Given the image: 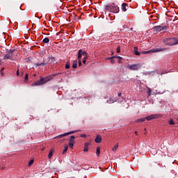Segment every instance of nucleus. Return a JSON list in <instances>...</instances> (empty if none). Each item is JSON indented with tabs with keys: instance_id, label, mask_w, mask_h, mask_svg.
I'll use <instances>...</instances> for the list:
<instances>
[{
	"instance_id": "nucleus-29",
	"label": "nucleus",
	"mask_w": 178,
	"mask_h": 178,
	"mask_svg": "<svg viewBox=\"0 0 178 178\" xmlns=\"http://www.w3.org/2000/svg\"><path fill=\"white\" fill-rule=\"evenodd\" d=\"M33 163H34V160H31L28 164V166H31V165H33Z\"/></svg>"
},
{
	"instance_id": "nucleus-37",
	"label": "nucleus",
	"mask_w": 178,
	"mask_h": 178,
	"mask_svg": "<svg viewBox=\"0 0 178 178\" xmlns=\"http://www.w3.org/2000/svg\"><path fill=\"white\" fill-rule=\"evenodd\" d=\"M78 63H79V66H81L82 65L81 60H79Z\"/></svg>"
},
{
	"instance_id": "nucleus-43",
	"label": "nucleus",
	"mask_w": 178,
	"mask_h": 178,
	"mask_svg": "<svg viewBox=\"0 0 178 178\" xmlns=\"http://www.w3.org/2000/svg\"><path fill=\"white\" fill-rule=\"evenodd\" d=\"M2 170H5V168L2 167L1 168Z\"/></svg>"
},
{
	"instance_id": "nucleus-2",
	"label": "nucleus",
	"mask_w": 178,
	"mask_h": 178,
	"mask_svg": "<svg viewBox=\"0 0 178 178\" xmlns=\"http://www.w3.org/2000/svg\"><path fill=\"white\" fill-rule=\"evenodd\" d=\"M47 62H46L45 60L43 61V63H35V65L36 66H45L47 65H48V63H49V62L51 63H56V60L55 59V57H54L53 56H51L50 57H49Z\"/></svg>"
},
{
	"instance_id": "nucleus-48",
	"label": "nucleus",
	"mask_w": 178,
	"mask_h": 178,
	"mask_svg": "<svg viewBox=\"0 0 178 178\" xmlns=\"http://www.w3.org/2000/svg\"><path fill=\"white\" fill-rule=\"evenodd\" d=\"M2 70H3V68L1 70V72H2Z\"/></svg>"
},
{
	"instance_id": "nucleus-27",
	"label": "nucleus",
	"mask_w": 178,
	"mask_h": 178,
	"mask_svg": "<svg viewBox=\"0 0 178 178\" xmlns=\"http://www.w3.org/2000/svg\"><path fill=\"white\" fill-rule=\"evenodd\" d=\"M174 45H178V38H174Z\"/></svg>"
},
{
	"instance_id": "nucleus-7",
	"label": "nucleus",
	"mask_w": 178,
	"mask_h": 178,
	"mask_svg": "<svg viewBox=\"0 0 178 178\" xmlns=\"http://www.w3.org/2000/svg\"><path fill=\"white\" fill-rule=\"evenodd\" d=\"M127 69L129 70H138V69H141V65L140 64H134V65H127Z\"/></svg>"
},
{
	"instance_id": "nucleus-38",
	"label": "nucleus",
	"mask_w": 178,
	"mask_h": 178,
	"mask_svg": "<svg viewBox=\"0 0 178 178\" xmlns=\"http://www.w3.org/2000/svg\"><path fill=\"white\" fill-rule=\"evenodd\" d=\"M117 58L119 59V60H122V57H120V56H117Z\"/></svg>"
},
{
	"instance_id": "nucleus-17",
	"label": "nucleus",
	"mask_w": 178,
	"mask_h": 178,
	"mask_svg": "<svg viewBox=\"0 0 178 178\" xmlns=\"http://www.w3.org/2000/svg\"><path fill=\"white\" fill-rule=\"evenodd\" d=\"M67 149H69V146L65 145L64 147V150L62 152L63 155H65V152H67Z\"/></svg>"
},
{
	"instance_id": "nucleus-19",
	"label": "nucleus",
	"mask_w": 178,
	"mask_h": 178,
	"mask_svg": "<svg viewBox=\"0 0 178 178\" xmlns=\"http://www.w3.org/2000/svg\"><path fill=\"white\" fill-rule=\"evenodd\" d=\"M79 54H81V55L83 56L84 55H87V53L84 51H83L82 49H79L78 51Z\"/></svg>"
},
{
	"instance_id": "nucleus-36",
	"label": "nucleus",
	"mask_w": 178,
	"mask_h": 178,
	"mask_svg": "<svg viewBox=\"0 0 178 178\" xmlns=\"http://www.w3.org/2000/svg\"><path fill=\"white\" fill-rule=\"evenodd\" d=\"M74 143H69L70 148H73Z\"/></svg>"
},
{
	"instance_id": "nucleus-4",
	"label": "nucleus",
	"mask_w": 178,
	"mask_h": 178,
	"mask_svg": "<svg viewBox=\"0 0 178 178\" xmlns=\"http://www.w3.org/2000/svg\"><path fill=\"white\" fill-rule=\"evenodd\" d=\"M166 48H155L152 49L149 51H143L142 54H154L155 52H162L163 51H166Z\"/></svg>"
},
{
	"instance_id": "nucleus-23",
	"label": "nucleus",
	"mask_w": 178,
	"mask_h": 178,
	"mask_svg": "<svg viewBox=\"0 0 178 178\" xmlns=\"http://www.w3.org/2000/svg\"><path fill=\"white\" fill-rule=\"evenodd\" d=\"M118 148H119V143H117V144L112 148V151L115 152V151H116V149H118Z\"/></svg>"
},
{
	"instance_id": "nucleus-39",
	"label": "nucleus",
	"mask_w": 178,
	"mask_h": 178,
	"mask_svg": "<svg viewBox=\"0 0 178 178\" xmlns=\"http://www.w3.org/2000/svg\"><path fill=\"white\" fill-rule=\"evenodd\" d=\"M19 70H17V76H19Z\"/></svg>"
},
{
	"instance_id": "nucleus-33",
	"label": "nucleus",
	"mask_w": 178,
	"mask_h": 178,
	"mask_svg": "<svg viewBox=\"0 0 178 178\" xmlns=\"http://www.w3.org/2000/svg\"><path fill=\"white\" fill-rule=\"evenodd\" d=\"M148 95H151V92H152V90H151V88H148Z\"/></svg>"
},
{
	"instance_id": "nucleus-41",
	"label": "nucleus",
	"mask_w": 178,
	"mask_h": 178,
	"mask_svg": "<svg viewBox=\"0 0 178 178\" xmlns=\"http://www.w3.org/2000/svg\"><path fill=\"white\" fill-rule=\"evenodd\" d=\"M118 97H122V93H118Z\"/></svg>"
},
{
	"instance_id": "nucleus-8",
	"label": "nucleus",
	"mask_w": 178,
	"mask_h": 178,
	"mask_svg": "<svg viewBox=\"0 0 178 178\" xmlns=\"http://www.w3.org/2000/svg\"><path fill=\"white\" fill-rule=\"evenodd\" d=\"M168 29L167 26H154V31H156L157 33H160V31H163V30H166Z\"/></svg>"
},
{
	"instance_id": "nucleus-9",
	"label": "nucleus",
	"mask_w": 178,
	"mask_h": 178,
	"mask_svg": "<svg viewBox=\"0 0 178 178\" xmlns=\"http://www.w3.org/2000/svg\"><path fill=\"white\" fill-rule=\"evenodd\" d=\"M145 120H152L153 119H158V115L156 114H152L150 115L147 116L146 118H145Z\"/></svg>"
},
{
	"instance_id": "nucleus-22",
	"label": "nucleus",
	"mask_w": 178,
	"mask_h": 178,
	"mask_svg": "<svg viewBox=\"0 0 178 178\" xmlns=\"http://www.w3.org/2000/svg\"><path fill=\"white\" fill-rule=\"evenodd\" d=\"M66 136H67V134L65 133V134L58 135V136H57V138H63V137H66Z\"/></svg>"
},
{
	"instance_id": "nucleus-26",
	"label": "nucleus",
	"mask_w": 178,
	"mask_h": 178,
	"mask_svg": "<svg viewBox=\"0 0 178 178\" xmlns=\"http://www.w3.org/2000/svg\"><path fill=\"white\" fill-rule=\"evenodd\" d=\"M104 9L105 13H106V10H109L111 12V6H106Z\"/></svg>"
},
{
	"instance_id": "nucleus-10",
	"label": "nucleus",
	"mask_w": 178,
	"mask_h": 178,
	"mask_svg": "<svg viewBox=\"0 0 178 178\" xmlns=\"http://www.w3.org/2000/svg\"><path fill=\"white\" fill-rule=\"evenodd\" d=\"M127 9H129V4L126 3H123L122 4V12H127Z\"/></svg>"
},
{
	"instance_id": "nucleus-16",
	"label": "nucleus",
	"mask_w": 178,
	"mask_h": 178,
	"mask_svg": "<svg viewBox=\"0 0 178 178\" xmlns=\"http://www.w3.org/2000/svg\"><path fill=\"white\" fill-rule=\"evenodd\" d=\"M78 131H81V130H74V131L67 132L66 134H67V136H69L70 134H74V133H78Z\"/></svg>"
},
{
	"instance_id": "nucleus-47",
	"label": "nucleus",
	"mask_w": 178,
	"mask_h": 178,
	"mask_svg": "<svg viewBox=\"0 0 178 178\" xmlns=\"http://www.w3.org/2000/svg\"><path fill=\"white\" fill-rule=\"evenodd\" d=\"M115 56V58H118V56Z\"/></svg>"
},
{
	"instance_id": "nucleus-46",
	"label": "nucleus",
	"mask_w": 178,
	"mask_h": 178,
	"mask_svg": "<svg viewBox=\"0 0 178 178\" xmlns=\"http://www.w3.org/2000/svg\"><path fill=\"white\" fill-rule=\"evenodd\" d=\"M135 134H136V136H137V131H135Z\"/></svg>"
},
{
	"instance_id": "nucleus-44",
	"label": "nucleus",
	"mask_w": 178,
	"mask_h": 178,
	"mask_svg": "<svg viewBox=\"0 0 178 178\" xmlns=\"http://www.w3.org/2000/svg\"><path fill=\"white\" fill-rule=\"evenodd\" d=\"M83 59H85V60H86V59H87V56H86V57H84Z\"/></svg>"
},
{
	"instance_id": "nucleus-25",
	"label": "nucleus",
	"mask_w": 178,
	"mask_h": 178,
	"mask_svg": "<svg viewBox=\"0 0 178 178\" xmlns=\"http://www.w3.org/2000/svg\"><path fill=\"white\" fill-rule=\"evenodd\" d=\"M42 41H43V42H44V44H48V42H49V38H45L43 39Z\"/></svg>"
},
{
	"instance_id": "nucleus-13",
	"label": "nucleus",
	"mask_w": 178,
	"mask_h": 178,
	"mask_svg": "<svg viewBox=\"0 0 178 178\" xmlns=\"http://www.w3.org/2000/svg\"><path fill=\"white\" fill-rule=\"evenodd\" d=\"M134 52L135 55H136L137 56H140V55H141V54L139 52L138 48L137 47H134Z\"/></svg>"
},
{
	"instance_id": "nucleus-20",
	"label": "nucleus",
	"mask_w": 178,
	"mask_h": 178,
	"mask_svg": "<svg viewBox=\"0 0 178 178\" xmlns=\"http://www.w3.org/2000/svg\"><path fill=\"white\" fill-rule=\"evenodd\" d=\"M99 154H101V149L99 148V147H97V151H96V155H97V156H99Z\"/></svg>"
},
{
	"instance_id": "nucleus-34",
	"label": "nucleus",
	"mask_w": 178,
	"mask_h": 178,
	"mask_svg": "<svg viewBox=\"0 0 178 178\" xmlns=\"http://www.w3.org/2000/svg\"><path fill=\"white\" fill-rule=\"evenodd\" d=\"M80 137H82L83 138H86L87 135L81 134H80Z\"/></svg>"
},
{
	"instance_id": "nucleus-35",
	"label": "nucleus",
	"mask_w": 178,
	"mask_h": 178,
	"mask_svg": "<svg viewBox=\"0 0 178 178\" xmlns=\"http://www.w3.org/2000/svg\"><path fill=\"white\" fill-rule=\"evenodd\" d=\"M169 124H175V121H173V120H170L169 121Z\"/></svg>"
},
{
	"instance_id": "nucleus-12",
	"label": "nucleus",
	"mask_w": 178,
	"mask_h": 178,
	"mask_svg": "<svg viewBox=\"0 0 178 178\" xmlns=\"http://www.w3.org/2000/svg\"><path fill=\"white\" fill-rule=\"evenodd\" d=\"M90 144L91 143H88V142L85 143L84 149H83L84 152H88V147H90Z\"/></svg>"
},
{
	"instance_id": "nucleus-21",
	"label": "nucleus",
	"mask_w": 178,
	"mask_h": 178,
	"mask_svg": "<svg viewBox=\"0 0 178 178\" xmlns=\"http://www.w3.org/2000/svg\"><path fill=\"white\" fill-rule=\"evenodd\" d=\"M52 155H54V150H50L49 155H48V158L49 159H51V158H52Z\"/></svg>"
},
{
	"instance_id": "nucleus-3",
	"label": "nucleus",
	"mask_w": 178,
	"mask_h": 178,
	"mask_svg": "<svg viewBox=\"0 0 178 178\" xmlns=\"http://www.w3.org/2000/svg\"><path fill=\"white\" fill-rule=\"evenodd\" d=\"M110 12L111 13H119V12H120V9L116 3H113L110 5Z\"/></svg>"
},
{
	"instance_id": "nucleus-32",
	"label": "nucleus",
	"mask_w": 178,
	"mask_h": 178,
	"mask_svg": "<svg viewBox=\"0 0 178 178\" xmlns=\"http://www.w3.org/2000/svg\"><path fill=\"white\" fill-rule=\"evenodd\" d=\"M120 53V46H118L117 47V54Z\"/></svg>"
},
{
	"instance_id": "nucleus-45",
	"label": "nucleus",
	"mask_w": 178,
	"mask_h": 178,
	"mask_svg": "<svg viewBox=\"0 0 178 178\" xmlns=\"http://www.w3.org/2000/svg\"><path fill=\"white\" fill-rule=\"evenodd\" d=\"M58 74H54V75H52V76H58Z\"/></svg>"
},
{
	"instance_id": "nucleus-49",
	"label": "nucleus",
	"mask_w": 178,
	"mask_h": 178,
	"mask_svg": "<svg viewBox=\"0 0 178 178\" xmlns=\"http://www.w3.org/2000/svg\"><path fill=\"white\" fill-rule=\"evenodd\" d=\"M78 19H81V18L80 17H79Z\"/></svg>"
},
{
	"instance_id": "nucleus-31",
	"label": "nucleus",
	"mask_w": 178,
	"mask_h": 178,
	"mask_svg": "<svg viewBox=\"0 0 178 178\" xmlns=\"http://www.w3.org/2000/svg\"><path fill=\"white\" fill-rule=\"evenodd\" d=\"M82 56H83L81 55V53L78 52V59H79V60L81 59V57H82Z\"/></svg>"
},
{
	"instance_id": "nucleus-15",
	"label": "nucleus",
	"mask_w": 178,
	"mask_h": 178,
	"mask_svg": "<svg viewBox=\"0 0 178 178\" xmlns=\"http://www.w3.org/2000/svg\"><path fill=\"white\" fill-rule=\"evenodd\" d=\"M141 122H145V118H140L135 121L136 123H140Z\"/></svg>"
},
{
	"instance_id": "nucleus-50",
	"label": "nucleus",
	"mask_w": 178,
	"mask_h": 178,
	"mask_svg": "<svg viewBox=\"0 0 178 178\" xmlns=\"http://www.w3.org/2000/svg\"><path fill=\"white\" fill-rule=\"evenodd\" d=\"M21 74L23 75V72H21Z\"/></svg>"
},
{
	"instance_id": "nucleus-5",
	"label": "nucleus",
	"mask_w": 178,
	"mask_h": 178,
	"mask_svg": "<svg viewBox=\"0 0 178 178\" xmlns=\"http://www.w3.org/2000/svg\"><path fill=\"white\" fill-rule=\"evenodd\" d=\"M163 42L165 45H169V47H172L175 45V38H168L164 39L163 40Z\"/></svg>"
},
{
	"instance_id": "nucleus-11",
	"label": "nucleus",
	"mask_w": 178,
	"mask_h": 178,
	"mask_svg": "<svg viewBox=\"0 0 178 178\" xmlns=\"http://www.w3.org/2000/svg\"><path fill=\"white\" fill-rule=\"evenodd\" d=\"M95 143L97 144H99L102 141V137L100 135H97L95 139Z\"/></svg>"
},
{
	"instance_id": "nucleus-18",
	"label": "nucleus",
	"mask_w": 178,
	"mask_h": 178,
	"mask_svg": "<svg viewBox=\"0 0 178 178\" xmlns=\"http://www.w3.org/2000/svg\"><path fill=\"white\" fill-rule=\"evenodd\" d=\"M72 67H73V69H76L77 68V60H74L73 61Z\"/></svg>"
},
{
	"instance_id": "nucleus-1",
	"label": "nucleus",
	"mask_w": 178,
	"mask_h": 178,
	"mask_svg": "<svg viewBox=\"0 0 178 178\" xmlns=\"http://www.w3.org/2000/svg\"><path fill=\"white\" fill-rule=\"evenodd\" d=\"M52 80V76H46V77H41L40 79L38 81L34 82L32 83V87H35L38 86H44V84H47L48 81H51Z\"/></svg>"
},
{
	"instance_id": "nucleus-40",
	"label": "nucleus",
	"mask_w": 178,
	"mask_h": 178,
	"mask_svg": "<svg viewBox=\"0 0 178 178\" xmlns=\"http://www.w3.org/2000/svg\"><path fill=\"white\" fill-rule=\"evenodd\" d=\"M82 62H83V63L86 64V58H83Z\"/></svg>"
},
{
	"instance_id": "nucleus-30",
	"label": "nucleus",
	"mask_w": 178,
	"mask_h": 178,
	"mask_svg": "<svg viewBox=\"0 0 178 178\" xmlns=\"http://www.w3.org/2000/svg\"><path fill=\"white\" fill-rule=\"evenodd\" d=\"M24 80H25V81H27V80H29V74H25Z\"/></svg>"
},
{
	"instance_id": "nucleus-14",
	"label": "nucleus",
	"mask_w": 178,
	"mask_h": 178,
	"mask_svg": "<svg viewBox=\"0 0 178 178\" xmlns=\"http://www.w3.org/2000/svg\"><path fill=\"white\" fill-rule=\"evenodd\" d=\"M74 138H76V137H74V136H71L70 138L69 143L74 144Z\"/></svg>"
},
{
	"instance_id": "nucleus-24",
	"label": "nucleus",
	"mask_w": 178,
	"mask_h": 178,
	"mask_svg": "<svg viewBox=\"0 0 178 178\" xmlns=\"http://www.w3.org/2000/svg\"><path fill=\"white\" fill-rule=\"evenodd\" d=\"M115 58H116V56H113V57H111V58H108V59H110L111 60V63H115Z\"/></svg>"
},
{
	"instance_id": "nucleus-42",
	"label": "nucleus",
	"mask_w": 178,
	"mask_h": 178,
	"mask_svg": "<svg viewBox=\"0 0 178 178\" xmlns=\"http://www.w3.org/2000/svg\"><path fill=\"white\" fill-rule=\"evenodd\" d=\"M119 63H122V60H118Z\"/></svg>"
},
{
	"instance_id": "nucleus-28",
	"label": "nucleus",
	"mask_w": 178,
	"mask_h": 178,
	"mask_svg": "<svg viewBox=\"0 0 178 178\" xmlns=\"http://www.w3.org/2000/svg\"><path fill=\"white\" fill-rule=\"evenodd\" d=\"M65 69H70V64L69 63H67L65 65Z\"/></svg>"
},
{
	"instance_id": "nucleus-6",
	"label": "nucleus",
	"mask_w": 178,
	"mask_h": 178,
	"mask_svg": "<svg viewBox=\"0 0 178 178\" xmlns=\"http://www.w3.org/2000/svg\"><path fill=\"white\" fill-rule=\"evenodd\" d=\"M15 51H16V49H10L8 54L3 56V59H10V60H13V52H15Z\"/></svg>"
}]
</instances>
